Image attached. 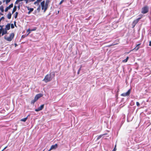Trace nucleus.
I'll list each match as a JSON object with an SVG mask.
<instances>
[{
	"label": "nucleus",
	"mask_w": 151,
	"mask_h": 151,
	"mask_svg": "<svg viewBox=\"0 0 151 151\" xmlns=\"http://www.w3.org/2000/svg\"><path fill=\"white\" fill-rule=\"evenodd\" d=\"M141 45V43H139L138 44H137L136 45V47L133 50H135V51H137V50H139V45Z\"/></svg>",
	"instance_id": "10"
},
{
	"label": "nucleus",
	"mask_w": 151,
	"mask_h": 151,
	"mask_svg": "<svg viewBox=\"0 0 151 151\" xmlns=\"http://www.w3.org/2000/svg\"><path fill=\"white\" fill-rule=\"evenodd\" d=\"M27 117H25V118H24L23 119H21V121H23V122H25L26 121V120H27Z\"/></svg>",
	"instance_id": "17"
},
{
	"label": "nucleus",
	"mask_w": 151,
	"mask_h": 151,
	"mask_svg": "<svg viewBox=\"0 0 151 151\" xmlns=\"http://www.w3.org/2000/svg\"><path fill=\"white\" fill-rule=\"evenodd\" d=\"M41 7H42V10H44V12H45V5H41Z\"/></svg>",
	"instance_id": "23"
},
{
	"label": "nucleus",
	"mask_w": 151,
	"mask_h": 151,
	"mask_svg": "<svg viewBox=\"0 0 151 151\" xmlns=\"http://www.w3.org/2000/svg\"><path fill=\"white\" fill-rule=\"evenodd\" d=\"M11 27L12 29H13L14 28V26L13 24H11Z\"/></svg>",
	"instance_id": "29"
},
{
	"label": "nucleus",
	"mask_w": 151,
	"mask_h": 151,
	"mask_svg": "<svg viewBox=\"0 0 151 151\" xmlns=\"http://www.w3.org/2000/svg\"><path fill=\"white\" fill-rule=\"evenodd\" d=\"M31 13V12H29V11L28 12V14H29Z\"/></svg>",
	"instance_id": "42"
},
{
	"label": "nucleus",
	"mask_w": 151,
	"mask_h": 151,
	"mask_svg": "<svg viewBox=\"0 0 151 151\" xmlns=\"http://www.w3.org/2000/svg\"><path fill=\"white\" fill-rule=\"evenodd\" d=\"M43 96V94L39 93L36 95L34 99L32 100L31 102V104H34L37 101L39 98Z\"/></svg>",
	"instance_id": "2"
},
{
	"label": "nucleus",
	"mask_w": 151,
	"mask_h": 151,
	"mask_svg": "<svg viewBox=\"0 0 151 151\" xmlns=\"http://www.w3.org/2000/svg\"><path fill=\"white\" fill-rule=\"evenodd\" d=\"M58 147V145L57 144H56L54 145H52L50 148L48 150V151H50L52 150H55Z\"/></svg>",
	"instance_id": "7"
},
{
	"label": "nucleus",
	"mask_w": 151,
	"mask_h": 151,
	"mask_svg": "<svg viewBox=\"0 0 151 151\" xmlns=\"http://www.w3.org/2000/svg\"><path fill=\"white\" fill-rule=\"evenodd\" d=\"M0 14L1 15H3V14H1H1Z\"/></svg>",
	"instance_id": "46"
},
{
	"label": "nucleus",
	"mask_w": 151,
	"mask_h": 151,
	"mask_svg": "<svg viewBox=\"0 0 151 151\" xmlns=\"http://www.w3.org/2000/svg\"><path fill=\"white\" fill-rule=\"evenodd\" d=\"M3 29L2 28V27H1V28L0 29V31L2 32Z\"/></svg>",
	"instance_id": "40"
},
{
	"label": "nucleus",
	"mask_w": 151,
	"mask_h": 151,
	"mask_svg": "<svg viewBox=\"0 0 151 151\" xmlns=\"http://www.w3.org/2000/svg\"><path fill=\"white\" fill-rule=\"evenodd\" d=\"M44 104H42L40 106L38 107V108L35 109V111H39L42 110L44 108Z\"/></svg>",
	"instance_id": "8"
},
{
	"label": "nucleus",
	"mask_w": 151,
	"mask_h": 151,
	"mask_svg": "<svg viewBox=\"0 0 151 151\" xmlns=\"http://www.w3.org/2000/svg\"><path fill=\"white\" fill-rule=\"evenodd\" d=\"M2 33V32H1V31H0V35H1V33Z\"/></svg>",
	"instance_id": "45"
},
{
	"label": "nucleus",
	"mask_w": 151,
	"mask_h": 151,
	"mask_svg": "<svg viewBox=\"0 0 151 151\" xmlns=\"http://www.w3.org/2000/svg\"><path fill=\"white\" fill-rule=\"evenodd\" d=\"M22 36H23V37H24V36H23V35H22Z\"/></svg>",
	"instance_id": "50"
},
{
	"label": "nucleus",
	"mask_w": 151,
	"mask_h": 151,
	"mask_svg": "<svg viewBox=\"0 0 151 151\" xmlns=\"http://www.w3.org/2000/svg\"><path fill=\"white\" fill-rule=\"evenodd\" d=\"M118 44V43H113L112 44H111V45H108V47H110L111 46H112L114 45H117Z\"/></svg>",
	"instance_id": "21"
},
{
	"label": "nucleus",
	"mask_w": 151,
	"mask_h": 151,
	"mask_svg": "<svg viewBox=\"0 0 151 151\" xmlns=\"http://www.w3.org/2000/svg\"><path fill=\"white\" fill-rule=\"evenodd\" d=\"M37 10L39 11H40V6H39L38 7V8H37Z\"/></svg>",
	"instance_id": "37"
},
{
	"label": "nucleus",
	"mask_w": 151,
	"mask_h": 151,
	"mask_svg": "<svg viewBox=\"0 0 151 151\" xmlns=\"http://www.w3.org/2000/svg\"><path fill=\"white\" fill-rule=\"evenodd\" d=\"M64 0H62L59 3V4L60 5L64 2Z\"/></svg>",
	"instance_id": "31"
},
{
	"label": "nucleus",
	"mask_w": 151,
	"mask_h": 151,
	"mask_svg": "<svg viewBox=\"0 0 151 151\" xmlns=\"http://www.w3.org/2000/svg\"><path fill=\"white\" fill-rule=\"evenodd\" d=\"M136 105H137V106H139L140 105L139 103L138 102H136Z\"/></svg>",
	"instance_id": "33"
},
{
	"label": "nucleus",
	"mask_w": 151,
	"mask_h": 151,
	"mask_svg": "<svg viewBox=\"0 0 151 151\" xmlns=\"http://www.w3.org/2000/svg\"><path fill=\"white\" fill-rule=\"evenodd\" d=\"M6 33H7V30L3 29L2 32V33H1V35L3 36Z\"/></svg>",
	"instance_id": "12"
},
{
	"label": "nucleus",
	"mask_w": 151,
	"mask_h": 151,
	"mask_svg": "<svg viewBox=\"0 0 151 151\" xmlns=\"http://www.w3.org/2000/svg\"><path fill=\"white\" fill-rule=\"evenodd\" d=\"M11 16H12V14H11V13L10 12L9 13L7 14V18L9 19H10L11 17Z\"/></svg>",
	"instance_id": "15"
},
{
	"label": "nucleus",
	"mask_w": 151,
	"mask_h": 151,
	"mask_svg": "<svg viewBox=\"0 0 151 151\" xmlns=\"http://www.w3.org/2000/svg\"><path fill=\"white\" fill-rule=\"evenodd\" d=\"M105 134H101V135H99V136H98V137H97V140H99V139L100 138H101V137L103 136V135H105Z\"/></svg>",
	"instance_id": "20"
},
{
	"label": "nucleus",
	"mask_w": 151,
	"mask_h": 151,
	"mask_svg": "<svg viewBox=\"0 0 151 151\" xmlns=\"http://www.w3.org/2000/svg\"><path fill=\"white\" fill-rule=\"evenodd\" d=\"M2 3V2L1 1H0V5H1Z\"/></svg>",
	"instance_id": "43"
},
{
	"label": "nucleus",
	"mask_w": 151,
	"mask_h": 151,
	"mask_svg": "<svg viewBox=\"0 0 151 151\" xmlns=\"http://www.w3.org/2000/svg\"><path fill=\"white\" fill-rule=\"evenodd\" d=\"M7 7H8V8L9 9L10 8V7L9 6H7Z\"/></svg>",
	"instance_id": "44"
},
{
	"label": "nucleus",
	"mask_w": 151,
	"mask_h": 151,
	"mask_svg": "<svg viewBox=\"0 0 151 151\" xmlns=\"http://www.w3.org/2000/svg\"><path fill=\"white\" fill-rule=\"evenodd\" d=\"M22 36H23V37H24V36H23V35H22Z\"/></svg>",
	"instance_id": "49"
},
{
	"label": "nucleus",
	"mask_w": 151,
	"mask_h": 151,
	"mask_svg": "<svg viewBox=\"0 0 151 151\" xmlns=\"http://www.w3.org/2000/svg\"><path fill=\"white\" fill-rule=\"evenodd\" d=\"M49 2V0H46L45 4V11H46Z\"/></svg>",
	"instance_id": "9"
},
{
	"label": "nucleus",
	"mask_w": 151,
	"mask_h": 151,
	"mask_svg": "<svg viewBox=\"0 0 151 151\" xmlns=\"http://www.w3.org/2000/svg\"><path fill=\"white\" fill-rule=\"evenodd\" d=\"M116 144L115 146V147H114V149H113V150H112V151H116Z\"/></svg>",
	"instance_id": "24"
},
{
	"label": "nucleus",
	"mask_w": 151,
	"mask_h": 151,
	"mask_svg": "<svg viewBox=\"0 0 151 151\" xmlns=\"http://www.w3.org/2000/svg\"><path fill=\"white\" fill-rule=\"evenodd\" d=\"M29 32L28 34V35H29L31 32V29H28L27 30V32Z\"/></svg>",
	"instance_id": "28"
},
{
	"label": "nucleus",
	"mask_w": 151,
	"mask_h": 151,
	"mask_svg": "<svg viewBox=\"0 0 151 151\" xmlns=\"http://www.w3.org/2000/svg\"><path fill=\"white\" fill-rule=\"evenodd\" d=\"M16 23V21H14V25L16 27H17Z\"/></svg>",
	"instance_id": "38"
},
{
	"label": "nucleus",
	"mask_w": 151,
	"mask_h": 151,
	"mask_svg": "<svg viewBox=\"0 0 151 151\" xmlns=\"http://www.w3.org/2000/svg\"><path fill=\"white\" fill-rule=\"evenodd\" d=\"M55 73H51L49 74H47L45 77L44 78L43 80V81H44L45 83H47L48 82L51 81L53 77L52 76V75L54 77L55 76Z\"/></svg>",
	"instance_id": "1"
},
{
	"label": "nucleus",
	"mask_w": 151,
	"mask_h": 151,
	"mask_svg": "<svg viewBox=\"0 0 151 151\" xmlns=\"http://www.w3.org/2000/svg\"><path fill=\"white\" fill-rule=\"evenodd\" d=\"M14 34L13 33H11L9 37L5 36L4 37V39L6 41L9 42L11 41L14 37Z\"/></svg>",
	"instance_id": "3"
},
{
	"label": "nucleus",
	"mask_w": 151,
	"mask_h": 151,
	"mask_svg": "<svg viewBox=\"0 0 151 151\" xmlns=\"http://www.w3.org/2000/svg\"><path fill=\"white\" fill-rule=\"evenodd\" d=\"M0 27H2V26L0 25Z\"/></svg>",
	"instance_id": "48"
},
{
	"label": "nucleus",
	"mask_w": 151,
	"mask_h": 151,
	"mask_svg": "<svg viewBox=\"0 0 151 151\" xmlns=\"http://www.w3.org/2000/svg\"><path fill=\"white\" fill-rule=\"evenodd\" d=\"M19 2H20V1H19V0H17L15 1V4H17L18 3H19Z\"/></svg>",
	"instance_id": "32"
},
{
	"label": "nucleus",
	"mask_w": 151,
	"mask_h": 151,
	"mask_svg": "<svg viewBox=\"0 0 151 151\" xmlns=\"http://www.w3.org/2000/svg\"><path fill=\"white\" fill-rule=\"evenodd\" d=\"M10 24H8L6 26V27L5 28V29L6 30H9L10 29Z\"/></svg>",
	"instance_id": "11"
},
{
	"label": "nucleus",
	"mask_w": 151,
	"mask_h": 151,
	"mask_svg": "<svg viewBox=\"0 0 151 151\" xmlns=\"http://www.w3.org/2000/svg\"><path fill=\"white\" fill-rule=\"evenodd\" d=\"M42 0H38L39 1H41Z\"/></svg>",
	"instance_id": "47"
},
{
	"label": "nucleus",
	"mask_w": 151,
	"mask_h": 151,
	"mask_svg": "<svg viewBox=\"0 0 151 151\" xmlns=\"http://www.w3.org/2000/svg\"><path fill=\"white\" fill-rule=\"evenodd\" d=\"M17 6H14L12 11V14H13L14 12H15L17 10Z\"/></svg>",
	"instance_id": "14"
},
{
	"label": "nucleus",
	"mask_w": 151,
	"mask_h": 151,
	"mask_svg": "<svg viewBox=\"0 0 151 151\" xmlns=\"http://www.w3.org/2000/svg\"><path fill=\"white\" fill-rule=\"evenodd\" d=\"M81 67L79 69L78 71V72H77V74H79L80 73V71L81 70Z\"/></svg>",
	"instance_id": "27"
},
{
	"label": "nucleus",
	"mask_w": 151,
	"mask_h": 151,
	"mask_svg": "<svg viewBox=\"0 0 151 151\" xmlns=\"http://www.w3.org/2000/svg\"><path fill=\"white\" fill-rule=\"evenodd\" d=\"M45 1H43L42 2H41V5H45Z\"/></svg>",
	"instance_id": "25"
},
{
	"label": "nucleus",
	"mask_w": 151,
	"mask_h": 151,
	"mask_svg": "<svg viewBox=\"0 0 151 151\" xmlns=\"http://www.w3.org/2000/svg\"><path fill=\"white\" fill-rule=\"evenodd\" d=\"M35 0H24L26 4H28L29 2H33Z\"/></svg>",
	"instance_id": "13"
},
{
	"label": "nucleus",
	"mask_w": 151,
	"mask_h": 151,
	"mask_svg": "<svg viewBox=\"0 0 151 151\" xmlns=\"http://www.w3.org/2000/svg\"><path fill=\"white\" fill-rule=\"evenodd\" d=\"M41 1H38V0H37V1H35L34 3V4H37L38 3V2H40Z\"/></svg>",
	"instance_id": "26"
},
{
	"label": "nucleus",
	"mask_w": 151,
	"mask_h": 151,
	"mask_svg": "<svg viewBox=\"0 0 151 151\" xmlns=\"http://www.w3.org/2000/svg\"><path fill=\"white\" fill-rule=\"evenodd\" d=\"M149 45L150 46H151V41H150V42H149Z\"/></svg>",
	"instance_id": "41"
},
{
	"label": "nucleus",
	"mask_w": 151,
	"mask_h": 151,
	"mask_svg": "<svg viewBox=\"0 0 151 151\" xmlns=\"http://www.w3.org/2000/svg\"><path fill=\"white\" fill-rule=\"evenodd\" d=\"M7 147V146L5 147L1 151H3L4 150H5V149H6Z\"/></svg>",
	"instance_id": "39"
},
{
	"label": "nucleus",
	"mask_w": 151,
	"mask_h": 151,
	"mask_svg": "<svg viewBox=\"0 0 151 151\" xmlns=\"http://www.w3.org/2000/svg\"><path fill=\"white\" fill-rule=\"evenodd\" d=\"M11 0H6V4L10 2Z\"/></svg>",
	"instance_id": "36"
},
{
	"label": "nucleus",
	"mask_w": 151,
	"mask_h": 151,
	"mask_svg": "<svg viewBox=\"0 0 151 151\" xmlns=\"http://www.w3.org/2000/svg\"><path fill=\"white\" fill-rule=\"evenodd\" d=\"M139 16H141V17L138 18L134 20L133 22L132 25L133 27H134L136 24L138 22L139 20L141 18L142 15H141Z\"/></svg>",
	"instance_id": "5"
},
{
	"label": "nucleus",
	"mask_w": 151,
	"mask_h": 151,
	"mask_svg": "<svg viewBox=\"0 0 151 151\" xmlns=\"http://www.w3.org/2000/svg\"><path fill=\"white\" fill-rule=\"evenodd\" d=\"M131 89H129L128 91L126 93H123L121 94V96H122L125 97L126 96H129L131 92Z\"/></svg>",
	"instance_id": "6"
},
{
	"label": "nucleus",
	"mask_w": 151,
	"mask_h": 151,
	"mask_svg": "<svg viewBox=\"0 0 151 151\" xmlns=\"http://www.w3.org/2000/svg\"><path fill=\"white\" fill-rule=\"evenodd\" d=\"M0 10L2 12H3L4 11V6H0Z\"/></svg>",
	"instance_id": "19"
},
{
	"label": "nucleus",
	"mask_w": 151,
	"mask_h": 151,
	"mask_svg": "<svg viewBox=\"0 0 151 151\" xmlns=\"http://www.w3.org/2000/svg\"><path fill=\"white\" fill-rule=\"evenodd\" d=\"M149 11V7L147 6H145L143 7L141 9V13L145 14L148 12Z\"/></svg>",
	"instance_id": "4"
},
{
	"label": "nucleus",
	"mask_w": 151,
	"mask_h": 151,
	"mask_svg": "<svg viewBox=\"0 0 151 151\" xmlns=\"http://www.w3.org/2000/svg\"><path fill=\"white\" fill-rule=\"evenodd\" d=\"M9 6L10 8L12 7H13V4L12 3Z\"/></svg>",
	"instance_id": "34"
},
{
	"label": "nucleus",
	"mask_w": 151,
	"mask_h": 151,
	"mask_svg": "<svg viewBox=\"0 0 151 151\" xmlns=\"http://www.w3.org/2000/svg\"><path fill=\"white\" fill-rule=\"evenodd\" d=\"M129 57L128 56L126 58V59H124V60H123L122 62L123 63H126V62H127V61H128V60L129 59Z\"/></svg>",
	"instance_id": "16"
},
{
	"label": "nucleus",
	"mask_w": 151,
	"mask_h": 151,
	"mask_svg": "<svg viewBox=\"0 0 151 151\" xmlns=\"http://www.w3.org/2000/svg\"><path fill=\"white\" fill-rule=\"evenodd\" d=\"M18 14V12H16L15 14L14 15V18L15 19L17 18Z\"/></svg>",
	"instance_id": "22"
},
{
	"label": "nucleus",
	"mask_w": 151,
	"mask_h": 151,
	"mask_svg": "<svg viewBox=\"0 0 151 151\" xmlns=\"http://www.w3.org/2000/svg\"><path fill=\"white\" fill-rule=\"evenodd\" d=\"M28 9V10H29V11L30 12H31L33 11L34 10L33 8H29V7L28 6L27 7Z\"/></svg>",
	"instance_id": "18"
},
{
	"label": "nucleus",
	"mask_w": 151,
	"mask_h": 151,
	"mask_svg": "<svg viewBox=\"0 0 151 151\" xmlns=\"http://www.w3.org/2000/svg\"><path fill=\"white\" fill-rule=\"evenodd\" d=\"M37 29V28L36 27H35L33 29H31V31H34L35 30Z\"/></svg>",
	"instance_id": "30"
},
{
	"label": "nucleus",
	"mask_w": 151,
	"mask_h": 151,
	"mask_svg": "<svg viewBox=\"0 0 151 151\" xmlns=\"http://www.w3.org/2000/svg\"><path fill=\"white\" fill-rule=\"evenodd\" d=\"M0 14H1V13L0 12Z\"/></svg>",
	"instance_id": "51"
},
{
	"label": "nucleus",
	"mask_w": 151,
	"mask_h": 151,
	"mask_svg": "<svg viewBox=\"0 0 151 151\" xmlns=\"http://www.w3.org/2000/svg\"><path fill=\"white\" fill-rule=\"evenodd\" d=\"M8 7H7L5 9V11L6 12L8 11Z\"/></svg>",
	"instance_id": "35"
}]
</instances>
